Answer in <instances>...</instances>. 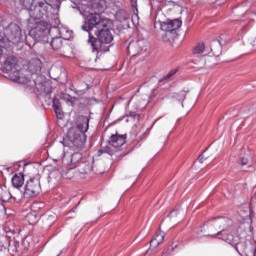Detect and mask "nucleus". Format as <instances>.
Listing matches in <instances>:
<instances>
[{
    "label": "nucleus",
    "mask_w": 256,
    "mask_h": 256,
    "mask_svg": "<svg viewBox=\"0 0 256 256\" xmlns=\"http://www.w3.org/2000/svg\"><path fill=\"white\" fill-rule=\"evenodd\" d=\"M43 68V62L39 58H32L27 64V71L31 77L25 75V70H17L9 74L10 81L26 85L27 89H36L40 93H47V81L39 75Z\"/></svg>",
    "instance_id": "obj_1"
},
{
    "label": "nucleus",
    "mask_w": 256,
    "mask_h": 256,
    "mask_svg": "<svg viewBox=\"0 0 256 256\" xmlns=\"http://www.w3.org/2000/svg\"><path fill=\"white\" fill-rule=\"evenodd\" d=\"M95 36L89 32L88 43L92 47V51L99 53H107L113 43V33H111V24L103 26L101 29L95 32Z\"/></svg>",
    "instance_id": "obj_2"
},
{
    "label": "nucleus",
    "mask_w": 256,
    "mask_h": 256,
    "mask_svg": "<svg viewBox=\"0 0 256 256\" xmlns=\"http://www.w3.org/2000/svg\"><path fill=\"white\" fill-rule=\"evenodd\" d=\"M20 5L29 11L30 17L36 21L47 17L51 9V4L47 0H20Z\"/></svg>",
    "instance_id": "obj_3"
},
{
    "label": "nucleus",
    "mask_w": 256,
    "mask_h": 256,
    "mask_svg": "<svg viewBox=\"0 0 256 256\" xmlns=\"http://www.w3.org/2000/svg\"><path fill=\"white\" fill-rule=\"evenodd\" d=\"M206 225H209L210 231L215 234L212 237H216L218 235L222 241H225V237H229L232 235L229 233L231 231V226L233 225V221L229 218L218 217L212 218L211 220L206 222Z\"/></svg>",
    "instance_id": "obj_4"
},
{
    "label": "nucleus",
    "mask_w": 256,
    "mask_h": 256,
    "mask_svg": "<svg viewBox=\"0 0 256 256\" xmlns=\"http://www.w3.org/2000/svg\"><path fill=\"white\" fill-rule=\"evenodd\" d=\"M61 143L64 147H69L73 150L83 149L85 143H87V135L77 128H70L66 138Z\"/></svg>",
    "instance_id": "obj_5"
},
{
    "label": "nucleus",
    "mask_w": 256,
    "mask_h": 256,
    "mask_svg": "<svg viewBox=\"0 0 256 256\" xmlns=\"http://www.w3.org/2000/svg\"><path fill=\"white\" fill-rule=\"evenodd\" d=\"M224 241L235 248V251H237L239 255H242L241 253H245V255L249 256V249H251L252 255L255 256L256 247H253L249 241H240L239 236H233V234L225 236Z\"/></svg>",
    "instance_id": "obj_6"
},
{
    "label": "nucleus",
    "mask_w": 256,
    "mask_h": 256,
    "mask_svg": "<svg viewBox=\"0 0 256 256\" xmlns=\"http://www.w3.org/2000/svg\"><path fill=\"white\" fill-rule=\"evenodd\" d=\"M107 25H112L111 20L101 18L100 14L94 13L88 16L87 21L82 25V30L89 33V31H93L94 27L99 31V29L107 27Z\"/></svg>",
    "instance_id": "obj_7"
},
{
    "label": "nucleus",
    "mask_w": 256,
    "mask_h": 256,
    "mask_svg": "<svg viewBox=\"0 0 256 256\" xmlns=\"http://www.w3.org/2000/svg\"><path fill=\"white\" fill-rule=\"evenodd\" d=\"M183 22L180 19L167 20L160 22L161 31L165 32L164 41H171L177 37V29H181Z\"/></svg>",
    "instance_id": "obj_8"
},
{
    "label": "nucleus",
    "mask_w": 256,
    "mask_h": 256,
    "mask_svg": "<svg viewBox=\"0 0 256 256\" xmlns=\"http://www.w3.org/2000/svg\"><path fill=\"white\" fill-rule=\"evenodd\" d=\"M41 193V176L37 175L30 178L24 187V197L26 199H33Z\"/></svg>",
    "instance_id": "obj_9"
},
{
    "label": "nucleus",
    "mask_w": 256,
    "mask_h": 256,
    "mask_svg": "<svg viewBox=\"0 0 256 256\" xmlns=\"http://www.w3.org/2000/svg\"><path fill=\"white\" fill-rule=\"evenodd\" d=\"M5 36L3 38L5 39V43H20L21 42V28L17 24H10L5 29Z\"/></svg>",
    "instance_id": "obj_10"
},
{
    "label": "nucleus",
    "mask_w": 256,
    "mask_h": 256,
    "mask_svg": "<svg viewBox=\"0 0 256 256\" xmlns=\"http://www.w3.org/2000/svg\"><path fill=\"white\" fill-rule=\"evenodd\" d=\"M147 47H149V42H147L145 39H142L130 42L127 49L129 55L135 57L136 55H140V53H145L147 51Z\"/></svg>",
    "instance_id": "obj_11"
},
{
    "label": "nucleus",
    "mask_w": 256,
    "mask_h": 256,
    "mask_svg": "<svg viewBox=\"0 0 256 256\" xmlns=\"http://www.w3.org/2000/svg\"><path fill=\"white\" fill-rule=\"evenodd\" d=\"M29 35L34 41L44 44L49 43V31L47 29L37 26L29 31Z\"/></svg>",
    "instance_id": "obj_12"
},
{
    "label": "nucleus",
    "mask_w": 256,
    "mask_h": 256,
    "mask_svg": "<svg viewBox=\"0 0 256 256\" xmlns=\"http://www.w3.org/2000/svg\"><path fill=\"white\" fill-rule=\"evenodd\" d=\"M108 143L109 145L115 147L116 149L119 147H123V145L127 143V134H112L108 140Z\"/></svg>",
    "instance_id": "obj_13"
},
{
    "label": "nucleus",
    "mask_w": 256,
    "mask_h": 256,
    "mask_svg": "<svg viewBox=\"0 0 256 256\" xmlns=\"http://www.w3.org/2000/svg\"><path fill=\"white\" fill-rule=\"evenodd\" d=\"M17 57L15 56H8L6 57V59L4 60V68L3 70L5 71V73H9V75H11V73H15L14 69H17Z\"/></svg>",
    "instance_id": "obj_14"
},
{
    "label": "nucleus",
    "mask_w": 256,
    "mask_h": 256,
    "mask_svg": "<svg viewBox=\"0 0 256 256\" xmlns=\"http://www.w3.org/2000/svg\"><path fill=\"white\" fill-rule=\"evenodd\" d=\"M72 129H78L85 134L86 131H89V117L79 116L76 120V127H72Z\"/></svg>",
    "instance_id": "obj_15"
},
{
    "label": "nucleus",
    "mask_w": 256,
    "mask_h": 256,
    "mask_svg": "<svg viewBox=\"0 0 256 256\" xmlns=\"http://www.w3.org/2000/svg\"><path fill=\"white\" fill-rule=\"evenodd\" d=\"M76 167L78 168L79 173H82L83 175L91 173V171H93V160L84 158L76 165Z\"/></svg>",
    "instance_id": "obj_16"
},
{
    "label": "nucleus",
    "mask_w": 256,
    "mask_h": 256,
    "mask_svg": "<svg viewBox=\"0 0 256 256\" xmlns=\"http://www.w3.org/2000/svg\"><path fill=\"white\" fill-rule=\"evenodd\" d=\"M48 43L54 51H63L62 53H65V46L61 37L52 38Z\"/></svg>",
    "instance_id": "obj_17"
},
{
    "label": "nucleus",
    "mask_w": 256,
    "mask_h": 256,
    "mask_svg": "<svg viewBox=\"0 0 256 256\" xmlns=\"http://www.w3.org/2000/svg\"><path fill=\"white\" fill-rule=\"evenodd\" d=\"M165 239V232L157 231L155 236L150 241V247L157 249V247L163 243Z\"/></svg>",
    "instance_id": "obj_18"
},
{
    "label": "nucleus",
    "mask_w": 256,
    "mask_h": 256,
    "mask_svg": "<svg viewBox=\"0 0 256 256\" xmlns=\"http://www.w3.org/2000/svg\"><path fill=\"white\" fill-rule=\"evenodd\" d=\"M11 183L16 189H21V187H23V184L25 183V175H23V173L21 172L15 174L11 179Z\"/></svg>",
    "instance_id": "obj_19"
},
{
    "label": "nucleus",
    "mask_w": 256,
    "mask_h": 256,
    "mask_svg": "<svg viewBox=\"0 0 256 256\" xmlns=\"http://www.w3.org/2000/svg\"><path fill=\"white\" fill-rule=\"evenodd\" d=\"M52 103L57 119H63V108L61 107V102H59V99L54 98Z\"/></svg>",
    "instance_id": "obj_20"
},
{
    "label": "nucleus",
    "mask_w": 256,
    "mask_h": 256,
    "mask_svg": "<svg viewBox=\"0 0 256 256\" xmlns=\"http://www.w3.org/2000/svg\"><path fill=\"white\" fill-rule=\"evenodd\" d=\"M169 99H175L179 103H181V107H183V101H185V97H187V91H180L179 93L169 94Z\"/></svg>",
    "instance_id": "obj_21"
},
{
    "label": "nucleus",
    "mask_w": 256,
    "mask_h": 256,
    "mask_svg": "<svg viewBox=\"0 0 256 256\" xmlns=\"http://www.w3.org/2000/svg\"><path fill=\"white\" fill-rule=\"evenodd\" d=\"M83 159V154H81L80 152H75L71 154L70 164L74 165V167H77V165H79V163H81Z\"/></svg>",
    "instance_id": "obj_22"
},
{
    "label": "nucleus",
    "mask_w": 256,
    "mask_h": 256,
    "mask_svg": "<svg viewBox=\"0 0 256 256\" xmlns=\"http://www.w3.org/2000/svg\"><path fill=\"white\" fill-rule=\"evenodd\" d=\"M221 51H222L221 43L214 42L211 48L212 55H214V57H219V55H221Z\"/></svg>",
    "instance_id": "obj_23"
},
{
    "label": "nucleus",
    "mask_w": 256,
    "mask_h": 256,
    "mask_svg": "<svg viewBox=\"0 0 256 256\" xmlns=\"http://www.w3.org/2000/svg\"><path fill=\"white\" fill-rule=\"evenodd\" d=\"M5 199H11V194L6 186H0V201H5Z\"/></svg>",
    "instance_id": "obj_24"
},
{
    "label": "nucleus",
    "mask_w": 256,
    "mask_h": 256,
    "mask_svg": "<svg viewBox=\"0 0 256 256\" xmlns=\"http://www.w3.org/2000/svg\"><path fill=\"white\" fill-rule=\"evenodd\" d=\"M205 52V43L199 42L193 49V55H201V53Z\"/></svg>",
    "instance_id": "obj_25"
},
{
    "label": "nucleus",
    "mask_w": 256,
    "mask_h": 256,
    "mask_svg": "<svg viewBox=\"0 0 256 256\" xmlns=\"http://www.w3.org/2000/svg\"><path fill=\"white\" fill-rule=\"evenodd\" d=\"M177 73V69L171 70L167 75H165L162 79L159 80V83H163V81H167L168 79H171L173 75Z\"/></svg>",
    "instance_id": "obj_26"
},
{
    "label": "nucleus",
    "mask_w": 256,
    "mask_h": 256,
    "mask_svg": "<svg viewBox=\"0 0 256 256\" xmlns=\"http://www.w3.org/2000/svg\"><path fill=\"white\" fill-rule=\"evenodd\" d=\"M131 7L133 14L137 17V15H139V10L137 9V0H131Z\"/></svg>",
    "instance_id": "obj_27"
},
{
    "label": "nucleus",
    "mask_w": 256,
    "mask_h": 256,
    "mask_svg": "<svg viewBox=\"0 0 256 256\" xmlns=\"http://www.w3.org/2000/svg\"><path fill=\"white\" fill-rule=\"evenodd\" d=\"M168 217L170 219H175L176 217H179V209H174L172 210L169 214Z\"/></svg>",
    "instance_id": "obj_28"
},
{
    "label": "nucleus",
    "mask_w": 256,
    "mask_h": 256,
    "mask_svg": "<svg viewBox=\"0 0 256 256\" xmlns=\"http://www.w3.org/2000/svg\"><path fill=\"white\" fill-rule=\"evenodd\" d=\"M64 101H66L67 103H71V105H73L74 101H75V97H72L70 95H64L63 96Z\"/></svg>",
    "instance_id": "obj_29"
},
{
    "label": "nucleus",
    "mask_w": 256,
    "mask_h": 256,
    "mask_svg": "<svg viewBox=\"0 0 256 256\" xmlns=\"http://www.w3.org/2000/svg\"><path fill=\"white\" fill-rule=\"evenodd\" d=\"M27 219L29 221L30 224H33L37 221V217L33 214H28L27 215Z\"/></svg>",
    "instance_id": "obj_30"
},
{
    "label": "nucleus",
    "mask_w": 256,
    "mask_h": 256,
    "mask_svg": "<svg viewBox=\"0 0 256 256\" xmlns=\"http://www.w3.org/2000/svg\"><path fill=\"white\" fill-rule=\"evenodd\" d=\"M175 248L173 246L168 247L167 251L163 252L161 256H169Z\"/></svg>",
    "instance_id": "obj_31"
},
{
    "label": "nucleus",
    "mask_w": 256,
    "mask_h": 256,
    "mask_svg": "<svg viewBox=\"0 0 256 256\" xmlns=\"http://www.w3.org/2000/svg\"><path fill=\"white\" fill-rule=\"evenodd\" d=\"M249 50L256 51V38L253 40L251 45L248 46Z\"/></svg>",
    "instance_id": "obj_32"
},
{
    "label": "nucleus",
    "mask_w": 256,
    "mask_h": 256,
    "mask_svg": "<svg viewBox=\"0 0 256 256\" xmlns=\"http://www.w3.org/2000/svg\"><path fill=\"white\" fill-rule=\"evenodd\" d=\"M247 163H249V159H247L245 157H242L240 159V165L244 166V165H247Z\"/></svg>",
    "instance_id": "obj_33"
},
{
    "label": "nucleus",
    "mask_w": 256,
    "mask_h": 256,
    "mask_svg": "<svg viewBox=\"0 0 256 256\" xmlns=\"http://www.w3.org/2000/svg\"><path fill=\"white\" fill-rule=\"evenodd\" d=\"M46 1H47V3H49V5H51V3H52L53 5L59 3V0H46Z\"/></svg>",
    "instance_id": "obj_34"
},
{
    "label": "nucleus",
    "mask_w": 256,
    "mask_h": 256,
    "mask_svg": "<svg viewBox=\"0 0 256 256\" xmlns=\"http://www.w3.org/2000/svg\"><path fill=\"white\" fill-rule=\"evenodd\" d=\"M248 30H249V26H247V25H244V26L242 27V29H241L242 33H245V32L248 31Z\"/></svg>",
    "instance_id": "obj_35"
},
{
    "label": "nucleus",
    "mask_w": 256,
    "mask_h": 256,
    "mask_svg": "<svg viewBox=\"0 0 256 256\" xmlns=\"http://www.w3.org/2000/svg\"><path fill=\"white\" fill-rule=\"evenodd\" d=\"M204 159H207L203 156V154H201L199 157H198V160L200 161V163H203V160Z\"/></svg>",
    "instance_id": "obj_36"
},
{
    "label": "nucleus",
    "mask_w": 256,
    "mask_h": 256,
    "mask_svg": "<svg viewBox=\"0 0 256 256\" xmlns=\"http://www.w3.org/2000/svg\"><path fill=\"white\" fill-rule=\"evenodd\" d=\"M129 117H137V113L136 112H129Z\"/></svg>",
    "instance_id": "obj_37"
},
{
    "label": "nucleus",
    "mask_w": 256,
    "mask_h": 256,
    "mask_svg": "<svg viewBox=\"0 0 256 256\" xmlns=\"http://www.w3.org/2000/svg\"><path fill=\"white\" fill-rule=\"evenodd\" d=\"M255 17H256V13H251L250 14V19L253 21V19H255Z\"/></svg>",
    "instance_id": "obj_38"
},
{
    "label": "nucleus",
    "mask_w": 256,
    "mask_h": 256,
    "mask_svg": "<svg viewBox=\"0 0 256 256\" xmlns=\"http://www.w3.org/2000/svg\"><path fill=\"white\" fill-rule=\"evenodd\" d=\"M37 205H39V203H33V204H32V209H36V208H37Z\"/></svg>",
    "instance_id": "obj_39"
},
{
    "label": "nucleus",
    "mask_w": 256,
    "mask_h": 256,
    "mask_svg": "<svg viewBox=\"0 0 256 256\" xmlns=\"http://www.w3.org/2000/svg\"><path fill=\"white\" fill-rule=\"evenodd\" d=\"M53 219H55V216H49L48 217V221H53Z\"/></svg>",
    "instance_id": "obj_40"
},
{
    "label": "nucleus",
    "mask_w": 256,
    "mask_h": 256,
    "mask_svg": "<svg viewBox=\"0 0 256 256\" xmlns=\"http://www.w3.org/2000/svg\"><path fill=\"white\" fill-rule=\"evenodd\" d=\"M152 97H155V89L152 90Z\"/></svg>",
    "instance_id": "obj_41"
},
{
    "label": "nucleus",
    "mask_w": 256,
    "mask_h": 256,
    "mask_svg": "<svg viewBox=\"0 0 256 256\" xmlns=\"http://www.w3.org/2000/svg\"><path fill=\"white\" fill-rule=\"evenodd\" d=\"M63 252L61 251L60 254H58L57 256L61 255Z\"/></svg>",
    "instance_id": "obj_42"
}]
</instances>
